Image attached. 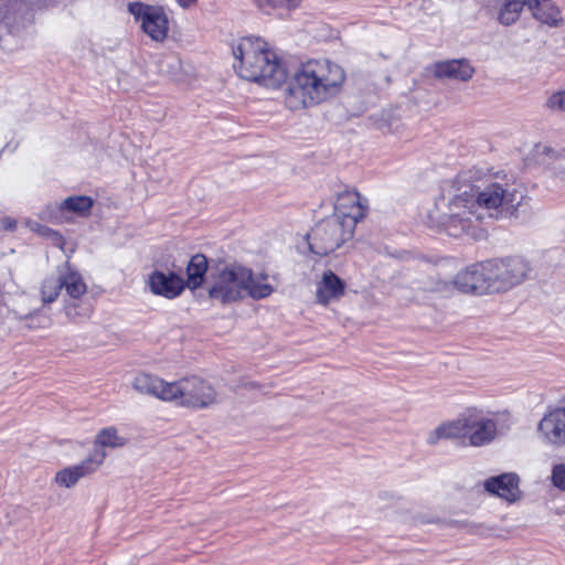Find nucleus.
<instances>
[{
  "instance_id": "obj_33",
  "label": "nucleus",
  "mask_w": 565,
  "mask_h": 565,
  "mask_svg": "<svg viewBox=\"0 0 565 565\" xmlns=\"http://www.w3.org/2000/svg\"><path fill=\"white\" fill-rule=\"evenodd\" d=\"M267 1L273 7L286 8V9L296 8L301 2V0H267Z\"/></svg>"
},
{
  "instance_id": "obj_25",
  "label": "nucleus",
  "mask_w": 565,
  "mask_h": 565,
  "mask_svg": "<svg viewBox=\"0 0 565 565\" xmlns=\"http://www.w3.org/2000/svg\"><path fill=\"white\" fill-rule=\"evenodd\" d=\"M64 312L70 321L81 323L89 319L93 306L83 298L67 299L64 305Z\"/></svg>"
},
{
  "instance_id": "obj_31",
  "label": "nucleus",
  "mask_w": 565,
  "mask_h": 565,
  "mask_svg": "<svg viewBox=\"0 0 565 565\" xmlns=\"http://www.w3.org/2000/svg\"><path fill=\"white\" fill-rule=\"evenodd\" d=\"M552 484L565 492V463H556L552 468Z\"/></svg>"
},
{
  "instance_id": "obj_13",
  "label": "nucleus",
  "mask_w": 565,
  "mask_h": 565,
  "mask_svg": "<svg viewBox=\"0 0 565 565\" xmlns=\"http://www.w3.org/2000/svg\"><path fill=\"white\" fill-rule=\"evenodd\" d=\"M455 286L462 292L483 295L492 290V277L488 271V260L473 264L459 271L454 280Z\"/></svg>"
},
{
  "instance_id": "obj_21",
  "label": "nucleus",
  "mask_w": 565,
  "mask_h": 565,
  "mask_svg": "<svg viewBox=\"0 0 565 565\" xmlns=\"http://www.w3.org/2000/svg\"><path fill=\"white\" fill-rule=\"evenodd\" d=\"M534 158L556 177L565 180V148L554 149L547 145L537 143L534 147Z\"/></svg>"
},
{
  "instance_id": "obj_27",
  "label": "nucleus",
  "mask_w": 565,
  "mask_h": 565,
  "mask_svg": "<svg viewBox=\"0 0 565 565\" xmlns=\"http://www.w3.org/2000/svg\"><path fill=\"white\" fill-rule=\"evenodd\" d=\"M127 444V439L118 435L114 426L100 429L94 439V449L119 448Z\"/></svg>"
},
{
  "instance_id": "obj_26",
  "label": "nucleus",
  "mask_w": 565,
  "mask_h": 565,
  "mask_svg": "<svg viewBox=\"0 0 565 565\" xmlns=\"http://www.w3.org/2000/svg\"><path fill=\"white\" fill-rule=\"evenodd\" d=\"M94 205V201L90 196L86 195H76L68 196L63 200L57 209L60 212H71L78 216H87L90 213V210Z\"/></svg>"
},
{
  "instance_id": "obj_34",
  "label": "nucleus",
  "mask_w": 565,
  "mask_h": 565,
  "mask_svg": "<svg viewBox=\"0 0 565 565\" xmlns=\"http://www.w3.org/2000/svg\"><path fill=\"white\" fill-rule=\"evenodd\" d=\"M178 3L183 8L191 7L196 0H177Z\"/></svg>"
},
{
  "instance_id": "obj_29",
  "label": "nucleus",
  "mask_w": 565,
  "mask_h": 565,
  "mask_svg": "<svg viewBox=\"0 0 565 565\" xmlns=\"http://www.w3.org/2000/svg\"><path fill=\"white\" fill-rule=\"evenodd\" d=\"M63 288L60 273L56 276L46 277L41 286V299L44 303H51L56 300Z\"/></svg>"
},
{
  "instance_id": "obj_19",
  "label": "nucleus",
  "mask_w": 565,
  "mask_h": 565,
  "mask_svg": "<svg viewBox=\"0 0 565 565\" xmlns=\"http://www.w3.org/2000/svg\"><path fill=\"white\" fill-rule=\"evenodd\" d=\"M345 291V282L333 271L323 273L321 280L317 284L316 299L323 306L339 300Z\"/></svg>"
},
{
  "instance_id": "obj_30",
  "label": "nucleus",
  "mask_w": 565,
  "mask_h": 565,
  "mask_svg": "<svg viewBox=\"0 0 565 565\" xmlns=\"http://www.w3.org/2000/svg\"><path fill=\"white\" fill-rule=\"evenodd\" d=\"M545 107L553 113L565 111V89L551 94L545 102Z\"/></svg>"
},
{
  "instance_id": "obj_28",
  "label": "nucleus",
  "mask_w": 565,
  "mask_h": 565,
  "mask_svg": "<svg viewBox=\"0 0 565 565\" xmlns=\"http://www.w3.org/2000/svg\"><path fill=\"white\" fill-rule=\"evenodd\" d=\"M525 6L527 7V0H504L499 11V22L503 25L513 24Z\"/></svg>"
},
{
  "instance_id": "obj_3",
  "label": "nucleus",
  "mask_w": 565,
  "mask_h": 565,
  "mask_svg": "<svg viewBox=\"0 0 565 565\" xmlns=\"http://www.w3.org/2000/svg\"><path fill=\"white\" fill-rule=\"evenodd\" d=\"M427 218L430 226L443 228L452 237L481 239L486 235L479 224L486 220V214L475 207L473 198L467 191L448 200L439 198L428 211Z\"/></svg>"
},
{
  "instance_id": "obj_10",
  "label": "nucleus",
  "mask_w": 565,
  "mask_h": 565,
  "mask_svg": "<svg viewBox=\"0 0 565 565\" xmlns=\"http://www.w3.org/2000/svg\"><path fill=\"white\" fill-rule=\"evenodd\" d=\"M128 11L136 20L141 22L142 30L152 40L161 42L167 38L169 19L163 8L142 2H130Z\"/></svg>"
},
{
  "instance_id": "obj_23",
  "label": "nucleus",
  "mask_w": 565,
  "mask_h": 565,
  "mask_svg": "<svg viewBox=\"0 0 565 565\" xmlns=\"http://www.w3.org/2000/svg\"><path fill=\"white\" fill-rule=\"evenodd\" d=\"M60 276L68 299H79L86 294L87 286L82 275L71 268L67 263L60 268Z\"/></svg>"
},
{
  "instance_id": "obj_15",
  "label": "nucleus",
  "mask_w": 565,
  "mask_h": 565,
  "mask_svg": "<svg viewBox=\"0 0 565 565\" xmlns=\"http://www.w3.org/2000/svg\"><path fill=\"white\" fill-rule=\"evenodd\" d=\"M147 284L152 294L167 299L177 298L185 288L183 278L172 271L154 270L149 275Z\"/></svg>"
},
{
  "instance_id": "obj_18",
  "label": "nucleus",
  "mask_w": 565,
  "mask_h": 565,
  "mask_svg": "<svg viewBox=\"0 0 565 565\" xmlns=\"http://www.w3.org/2000/svg\"><path fill=\"white\" fill-rule=\"evenodd\" d=\"M484 489L509 502L520 498L519 477L515 473H502L484 481Z\"/></svg>"
},
{
  "instance_id": "obj_1",
  "label": "nucleus",
  "mask_w": 565,
  "mask_h": 565,
  "mask_svg": "<svg viewBox=\"0 0 565 565\" xmlns=\"http://www.w3.org/2000/svg\"><path fill=\"white\" fill-rule=\"evenodd\" d=\"M345 82V72L327 58H312L301 63L291 75L285 89L284 102L288 109L300 110L334 98Z\"/></svg>"
},
{
  "instance_id": "obj_16",
  "label": "nucleus",
  "mask_w": 565,
  "mask_h": 565,
  "mask_svg": "<svg viewBox=\"0 0 565 565\" xmlns=\"http://www.w3.org/2000/svg\"><path fill=\"white\" fill-rule=\"evenodd\" d=\"M441 439H456L467 445V409L456 419L438 425L428 434L426 441L436 445Z\"/></svg>"
},
{
  "instance_id": "obj_7",
  "label": "nucleus",
  "mask_w": 565,
  "mask_h": 565,
  "mask_svg": "<svg viewBox=\"0 0 565 565\" xmlns=\"http://www.w3.org/2000/svg\"><path fill=\"white\" fill-rule=\"evenodd\" d=\"M354 230L337 216H328L316 224L309 235V248L312 253L326 256L341 247L353 237Z\"/></svg>"
},
{
  "instance_id": "obj_12",
  "label": "nucleus",
  "mask_w": 565,
  "mask_h": 565,
  "mask_svg": "<svg viewBox=\"0 0 565 565\" xmlns=\"http://www.w3.org/2000/svg\"><path fill=\"white\" fill-rule=\"evenodd\" d=\"M107 454L102 449H93L79 463L65 467L55 473L54 481L58 487L72 488L82 478L93 475L105 461Z\"/></svg>"
},
{
  "instance_id": "obj_35",
  "label": "nucleus",
  "mask_w": 565,
  "mask_h": 565,
  "mask_svg": "<svg viewBox=\"0 0 565 565\" xmlns=\"http://www.w3.org/2000/svg\"><path fill=\"white\" fill-rule=\"evenodd\" d=\"M248 385H249L250 387H253V388L259 387V385H258V384H256V383H254V382L249 383Z\"/></svg>"
},
{
  "instance_id": "obj_14",
  "label": "nucleus",
  "mask_w": 565,
  "mask_h": 565,
  "mask_svg": "<svg viewBox=\"0 0 565 565\" xmlns=\"http://www.w3.org/2000/svg\"><path fill=\"white\" fill-rule=\"evenodd\" d=\"M541 439L551 446H565V406L546 413L537 425Z\"/></svg>"
},
{
  "instance_id": "obj_9",
  "label": "nucleus",
  "mask_w": 565,
  "mask_h": 565,
  "mask_svg": "<svg viewBox=\"0 0 565 565\" xmlns=\"http://www.w3.org/2000/svg\"><path fill=\"white\" fill-rule=\"evenodd\" d=\"M501 435L498 419L487 416L476 407L467 408V445L484 447Z\"/></svg>"
},
{
  "instance_id": "obj_22",
  "label": "nucleus",
  "mask_w": 565,
  "mask_h": 565,
  "mask_svg": "<svg viewBox=\"0 0 565 565\" xmlns=\"http://www.w3.org/2000/svg\"><path fill=\"white\" fill-rule=\"evenodd\" d=\"M527 8L541 23L553 28L562 24L561 11L551 0H527Z\"/></svg>"
},
{
  "instance_id": "obj_2",
  "label": "nucleus",
  "mask_w": 565,
  "mask_h": 565,
  "mask_svg": "<svg viewBox=\"0 0 565 565\" xmlns=\"http://www.w3.org/2000/svg\"><path fill=\"white\" fill-rule=\"evenodd\" d=\"M233 64L239 77L268 88L280 87L288 77L286 65L259 38H243L232 47Z\"/></svg>"
},
{
  "instance_id": "obj_32",
  "label": "nucleus",
  "mask_w": 565,
  "mask_h": 565,
  "mask_svg": "<svg viewBox=\"0 0 565 565\" xmlns=\"http://www.w3.org/2000/svg\"><path fill=\"white\" fill-rule=\"evenodd\" d=\"M26 326L31 329L47 328L51 326V318L49 316L34 312L26 317Z\"/></svg>"
},
{
  "instance_id": "obj_17",
  "label": "nucleus",
  "mask_w": 565,
  "mask_h": 565,
  "mask_svg": "<svg viewBox=\"0 0 565 565\" xmlns=\"http://www.w3.org/2000/svg\"><path fill=\"white\" fill-rule=\"evenodd\" d=\"M132 388L143 395L153 396L163 402L171 401L172 382L148 373H141L132 380Z\"/></svg>"
},
{
  "instance_id": "obj_8",
  "label": "nucleus",
  "mask_w": 565,
  "mask_h": 565,
  "mask_svg": "<svg viewBox=\"0 0 565 565\" xmlns=\"http://www.w3.org/2000/svg\"><path fill=\"white\" fill-rule=\"evenodd\" d=\"M532 267L522 256H508L488 259V271L492 277V290L505 292L523 284Z\"/></svg>"
},
{
  "instance_id": "obj_11",
  "label": "nucleus",
  "mask_w": 565,
  "mask_h": 565,
  "mask_svg": "<svg viewBox=\"0 0 565 565\" xmlns=\"http://www.w3.org/2000/svg\"><path fill=\"white\" fill-rule=\"evenodd\" d=\"M369 210V201L356 190H345L338 194L332 216H337L344 224L355 230L356 224L363 220Z\"/></svg>"
},
{
  "instance_id": "obj_24",
  "label": "nucleus",
  "mask_w": 565,
  "mask_h": 565,
  "mask_svg": "<svg viewBox=\"0 0 565 565\" xmlns=\"http://www.w3.org/2000/svg\"><path fill=\"white\" fill-rule=\"evenodd\" d=\"M207 270V260L204 255L198 254L192 256L186 267V286L190 289L199 288L202 282L204 275Z\"/></svg>"
},
{
  "instance_id": "obj_20",
  "label": "nucleus",
  "mask_w": 565,
  "mask_h": 565,
  "mask_svg": "<svg viewBox=\"0 0 565 565\" xmlns=\"http://www.w3.org/2000/svg\"><path fill=\"white\" fill-rule=\"evenodd\" d=\"M433 73L437 78L467 82L473 76L475 68L465 58L450 60L435 63L433 65Z\"/></svg>"
},
{
  "instance_id": "obj_4",
  "label": "nucleus",
  "mask_w": 565,
  "mask_h": 565,
  "mask_svg": "<svg viewBox=\"0 0 565 565\" xmlns=\"http://www.w3.org/2000/svg\"><path fill=\"white\" fill-rule=\"evenodd\" d=\"M209 297L222 305L241 301L246 297L255 300L264 299L274 291L271 285L255 277L252 269L230 264L211 270Z\"/></svg>"
},
{
  "instance_id": "obj_5",
  "label": "nucleus",
  "mask_w": 565,
  "mask_h": 565,
  "mask_svg": "<svg viewBox=\"0 0 565 565\" xmlns=\"http://www.w3.org/2000/svg\"><path fill=\"white\" fill-rule=\"evenodd\" d=\"M470 195L475 207L486 214V218L518 216L524 196L498 174L489 177L481 184L472 185Z\"/></svg>"
},
{
  "instance_id": "obj_6",
  "label": "nucleus",
  "mask_w": 565,
  "mask_h": 565,
  "mask_svg": "<svg viewBox=\"0 0 565 565\" xmlns=\"http://www.w3.org/2000/svg\"><path fill=\"white\" fill-rule=\"evenodd\" d=\"M170 402L191 409H204L218 403V394L207 381L189 376L172 382Z\"/></svg>"
}]
</instances>
